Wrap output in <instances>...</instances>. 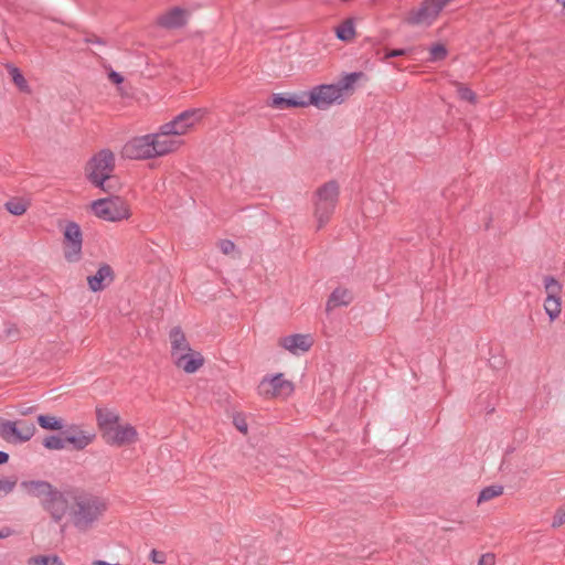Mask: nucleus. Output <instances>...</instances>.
<instances>
[{
    "label": "nucleus",
    "mask_w": 565,
    "mask_h": 565,
    "mask_svg": "<svg viewBox=\"0 0 565 565\" xmlns=\"http://www.w3.org/2000/svg\"><path fill=\"white\" fill-rule=\"evenodd\" d=\"M150 135H145L141 137H136L128 141L124 147V154L129 159L142 160V159H151L156 156V147L153 146L152 139Z\"/></svg>",
    "instance_id": "9b49d317"
},
{
    "label": "nucleus",
    "mask_w": 565,
    "mask_h": 565,
    "mask_svg": "<svg viewBox=\"0 0 565 565\" xmlns=\"http://www.w3.org/2000/svg\"><path fill=\"white\" fill-rule=\"evenodd\" d=\"M544 287L547 292V296H553L554 298H559V292L562 290V286L553 276H546L544 278Z\"/></svg>",
    "instance_id": "473e14b6"
},
{
    "label": "nucleus",
    "mask_w": 565,
    "mask_h": 565,
    "mask_svg": "<svg viewBox=\"0 0 565 565\" xmlns=\"http://www.w3.org/2000/svg\"><path fill=\"white\" fill-rule=\"evenodd\" d=\"M173 362L177 367L183 370L188 374H192L204 364V358L200 352L191 350L186 353H180Z\"/></svg>",
    "instance_id": "a211bd4d"
},
{
    "label": "nucleus",
    "mask_w": 565,
    "mask_h": 565,
    "mask_svg": "<svg viewBox=\"0 0 565 565\" xmlns=\"http://www.w3.org/2000/svg\"><path fill=\"white\" fill-rule=\"evenodd\" d=\"M352 301V292L347 288L338 287L329 296L326 305V310L330 312L334 308L349 306Z\"/></svg>",
    "instance_id": "4be33fe9"
},
{
    "label": "nucleus",
    "mask_w": 565,
    "mask_h": 565,
    "mask_svg": "<svg viewBox=\"0 0 565 565\" xmlns=\"http://www.w3.org/2000/svg\"><path fill=\"white\" fill-rule=\"evenodd\" d=\"M115 280V271L108 264H102L95 275L87 277V285L90 291L104 290Z\"/></svg>",
    "instance_id": "dca6fc26"
},
{
    "label": "nucleus",
    "mask_w": 565,
    "mask_h": 565,
    "mask_svg": "<svg viewBox=\"0 0 565 565\" xmlns=\"http://www.w3.org/2000/svg\"><path fill=\"white\" fill-rule=\"evenodd\" d=\"M12 533V530L9 529V527H3L0 530V539H6L8 537L9 535H11Z\"/></svg>",
    "instance_id": "de8ad7c7"
},
{
    "label": "nucleus",
    "mask_w": 565,
    "mask_h": 565,
    "mask_svg": "<svg viewBox=\"0 0 565 565\" xmlns=\"http://www.w3.org/2000/svg\"><path fill=\"white\" fill-rule=\"evenodd\" d=\"M503 493V487L498 484H491L484 487L478 497V503L489 501L495 497H499Z\"/></svg>",
    "instance_id": "c756f323"
},
{
    "label": "nucleus",
    "mask_w": 565,
    "mask_h": 565,
    "mask_svg": "<svg viewBox=\"0 0 565 565\" xmlns=\"http://www.w3.org/2000/svg\"><path fill=\"white\" fill-rule=\"evenodd\" d=\"M83 41L87 44H97V45H106L107 42L105 39L94 34V33H87Z\"/></svg>",
    "instance_id": "4c0bfd02"
},
{
    "label": "nucleus",
    "mask_w": 565,
    "mask_h": 565,
    "mask_svg": "<svg viewBox=\"0 0 565 565\" xmlns=\"http://www.w3.org/2000/svg\"><path fill=\"white\" fill-rule=\"evenodd\" d=\"M29 565H64L58 555H38L32 556L28 561Z\"/></svg>",
    "instance_id": "c85d7f7f"
},
{
    "label": "nucleus",
    "mask_w": 565,
    "mask_h": 565,
    "mask_svg": "<svg viewBox=\"0 0 565 565\" xmlns=\"http://www.w3.org/2000/svg\"><path fill=\"white\" fill-rule=\"evenodd\" d=\"M9 454L0 450V466L6 465L9 461Z\"/></svg>",
    "instance_id": "49530a36"
},
{
    "label": "nucleus",
    "mask_w": 565,
    "mask_h": 565,
    "mask_svg": "<svg viewBox=\"0 0 565 565\" xmlns=\"http://www.w3.org/2000/svg\"><path fill=\"white\" fill-rule=\"evenodd\" d=\"M108 78L116 85H119L124 82V76L120 73L113 70L108 73Z\"/></svg>",
    "instance_id": "c03bdc74"
},
{
    "label": "nucleus",
    "mask_w": 565,
    "mask_h": 565,
    "mask_svg": "<svg viewBox=\"0 0 565 565\" xmlns=\"http://www.w3.org/2000/svg\"><path fill=\"white\" fill-rule=\"evenodd\" d=\"M95 439V434L87 433L77 426H71L68 434L65 435L66 443L72 445V448L79 451L84 450Z\"/></svg>",
    "instance_id": "6ab92c4d"
},
{
    "label": "nucleus",
    "mask_w": 565,
    "mask_h": 565,
    "mask_svg": "<svg viewBox=\"0 0 565 565\" xmlns=\"http://www.w3.org/2000/svg\"><path fill=\"white\" fill-rule=\"evenodd\" d=\"M278 343L285 350L298 355L309 351L313 341L309 334L295 333L280 338Z\"/></svg>",
    "instance_id": "4468645a"
},
{
    "label": "nucleus",
    "mask_w": 565,
    "mask_h": 565,
    "mask_svg": "<svg viewBox=\"0 0 565 565\" xmlns=\"http://www.w3.org/2000/svg\"><path fill=\"white\" fill-rule=\"evenodd\" d=\"M335 35L343 42L351 41L355 35L354 22L352 19H347L337 29Z\"/></svg>",
    "instance_id": "a878e982"
},
{
    "label": "nucleus",
    "mask_w": 565,
    "mask_h": 565,
    "mask_svg": "<svg viewBox=\"0 0 565 565\" xmlns=\"http://www.w3.org/2000/svg\"><path fill=\"white\" fill-rule=\"evenodd\" d=\"M429 53H430L429 61L437 62V61L445 60L447 57L448 51L444 44L436 43L430 47Z\"/></svg>",
    "instance_id": "72a5a7b5"
},
{
    "label": "nucleus",
    "mask_w": 565,
    "mask_h": 565,
    "mask_svg": "<svg viewBox=\"0 0 565 565\" xmlns=\"http://www.w3.org/2000/svg\"><path fill=\"white\" fill-rule=\"evenodd\" d=\"M94 214L107 222H119L130 216L129 209L119 196H109L95 200L92 203Z\"/></svg>",
    "instance_id": "39448f33"
},
{
    "label": "nucleus",
    "mask_w": 565,
    "mask_h": 565,
    "mask_svg": "<svg viewBox=\"0 0 565 565\" xmlns=\"http://www.w3.org/2000/svg\"><path fill=\"white\" fill-rule=\"evenodd\" d=\"M17 486V478H0V497L7 495L13 491Z\"/></svg>",
    "instance_id": "f704fd0d"
},
{
    "label": "nucleus",
    "mask_w": 565,
    "mask_h": 565,
    "mask_svg": "<svg viewBox=\"0 0 565 565\" xmlns=\"http://www.w3.org/2000/svg\"><path fill=\"white\" fill-rule=\"evenodd\" d=\"M137 430L132 425L126 424L120 426L118 423L106 431L103 439L107 445L120 447L134 443L137 439Z\"/></svg>",
    "instance_id": "ddd939ff"
},
{
    "label": "nucleus",
    "mask_w": 565,
    "mask_h": 565,
    "mask_svg": "<svg viewBox=\"0 0 565 565\" xmlns=\"http://www.w3.org/2000/svg\"><path fill=\"white\" fill-rule=\"evenodd\" d=\"M556 2H558L559 4H562V7L565 9V0H556Z\"/></svg>",
    "instance_id": "8fccbe9b"
},
{
    "label": "nucleus",
    "mask_w": 565,
    "mask_h": 565,
    "mask_svg": "<svg viewBox=\"0 0 565 565\" xmlns=\"http://www.w3.org/2000/svg\"><path fill=\"white\" fill-rule=\"evenodd\" d=\"M294 385L290 381L284 379V374L277 373L271 377H265L258 385V393L263 396H276L279 394H291Z\"/></svg>",
    "instance_id": "f8f14e48"
},
{
    "label": "nucleus",
    "mask_w": 565,
    "mask_h": 565,
    "mask_svg": "<svg viewBox=\"0 0 565 565\" xmlns=\"http://www.w3.org/2000/svg\"><path fill=\"white\" fill-rule=\"evenodd\" d=\"M36 422L41 428L47 430H61L64 427V422L62 418L47 414L39 415Z\"/></svg>",
    "instance_id": "393cba45"
},
{
    "label": "nucleus",
    "mask_w": 565,
    "mask_h": 565,
    "mask_svg": "<svg viewBox=\"0 0 565 565\" xmlns=\"http://www.w3.org/2000/svg\"><path fill=\"white\" fill-rule=\"evenodd\" d=\"M65 437L62 438L58 435H50L45 437L42 441L43 447L49 450H62L65 448Z\"/></svg>",
    "instance_id": "2f4dec72"
},
{
    "label": "nucleus",
    "mask_w": 565,
    "mask_h": 565,
    "mask_svg": "<svg viewBox=\"0 0 565 565\" xmlns=\"http://www.w3.org/2000/svg\"><path fill=\"white\" fill-rule=\"evenodd\" d=\"M364 74L362 72H351L345 74V76L340 79L335 85L337 88H339V94L341 98H343V92L351 88L352 85Z\"/></svg>",
    "instance_id": "bb28decb"
},
{
    "label": "nucleus",
    "mask_w": 565,
    "mask_h": 565,
    "mask_svg": "<svg viewBox=\"0 0 565 565\" xmlns=\"http://www.w3.org/2000/svg\"><path fill=\"white\" fill-rule=\"evenodd\" d=\"M457 93L461 100L469 102L470 104L477 103V95L471 88L460 85Z\"/></svg>",
    "instance_id": "c9c22d12"
},
{
    "label": "nucleus",
    "mask_w": 565,
    "mask_h": 565,
    "mask_svg": "<svg viewBox=\"0 0 565 565\" xmlns=\"http://www.w3.org/2000/svg\"><path fill=\"white\" fill-rule=\"evenodd\" d=\"M454 0H424L417 9L408 12L405 22L409 25H430L443 9Z\"/></svg>",
    "instance_id": "423d86ee"
},
{
    "label": "nucleus",
    "mask_w": 565,
    "mask_h": 565,
    "mask_svg": "<svg viewBox=\"0 0 565 565\" xmlns=\"http://www.w3.org/2000/svg\"><path fill=\"white\" fill-rule=\"evenodd\" d=\"M116 186L113 184V179L110 181H106L104 184V188L100 189L102 191L106 193H113L115 191Z\"/></svg>",
    "instance_id": "a18cd8bd"
},
{
    "label": "nucleus",
    "mask_w": 565,
    "mask_h": 565,
    "mask_svg": "<svg viewBox=\"0 0 565 565\" xmlns=\"http://www.w3.org/2000/svg\"><path fill=\"white\" fill-rule=\"evenodd\" d=\"M32 411H33V407H29V408H26L25 411H23V412H22V414H23V415H26V414L32 413Z\"/></svg>",
    "instance_id": "09e8293b"
},
{
    "label": "nucleus",
    "mask_w": 565,
    "mask_h": 565,
    "mask_svg": "<svg viewBox=\"0 0 565 565\" xmlns=\"http://www.w3.org/2000/svg\"><path fill=\"white\" fill-rule=\"evenodd\" d=\"M20 488L31 498L40 500L42 508L50 513L55 523L65 516V504H63L64 489L58 490L46 480H23Z\"/></svg>",
    "instance_id": "f03ea898"
},
{
    "label": "nucleus",
    "mask_w": 565,
    "mask_h": 565,
    "mask_svg": "<svg viewBox=\"0 0 565 565\" xmlns=\"http://www.w3.org/2000/svg\"><path fill=\"white\" fill-rule=\"evenodd\" d=\"M186 23V11L180 7H174L160 15L158 24L166 29L181 28Z\"/></svg>",
    "instance_id": "aec40b11"
},
{
    "label": "nucleus",
    "mask_w": 565,
    "mask_h": 565,
    "mask_svg": "<svg viewBox=\"0 0 565 565\" xmlns=\"http://www.w3.org/2000/svg\"><path fill=\"white\" fill-rule=\"evenodd\" d=\"M36 428L32 423L22 420H9L0 417V437L10 444H23L35 434Z\"/></svg>",
    "instance_id": "0eeeda50"
},
{
    "label": "nucleus",
    "mask_w": 565,
    "mask_h": 565,
    "mask_svg": "<svg viewBox=\"0 0 565 565\" xmlns=\"http://www.w3.org/2000/svg\"><path fill=\"white\" fill-rule=\"evenodd\" d=\"M218 247L223 254L227 255L235 249V244L231 239H221L218 243Z\"/></svg>",
    "instance_id": "58836bf2"
},
{
    "label": "nucleus",
    "mask_w": 565,
    "mask_h": 565,
    "mask_svg": "<svg viewBox=\"0 0 565 565\" xmlns=\"http://www.w3.org/2000/svg\"><path fill=\"white\" fill-rule=\"evenodd\" d=\"M62 502L65 514L68 512L73 525L81 532L92 529L107 510L104 498L77 487L64 488Z\"/></svg>",
    "instance_id": "f257e3e1"
},
{
    "label": "nucleus",
    "mask_w": 565,
    "mask_h": 565,
    "mask_svg": "<svg viewBox=\"0 0 565 565\" xmlns=\"http://www.w3.org/2000/svg\"><path fill=\"white\" fill-rule=\"evenodd\" d=\"M343 98L334 84H320L306 92L307 106H315L318 109H328L333 104H341Z\"/></svg>",
    "instance_id": "6e6552de"
},
{
    "label": "nucleus",
    "mask_w": 565,
    "mask_h": 565,
    "mask_svg": "<svg viewBox=\"0 0 565 565\" xmlns=\"http://www.w3.org/2000/svg\"><path fill=\"white\" fill-rule=\"evenodd\" d=\"M544 309L551 321H554L561 313V298L547 296L544 301Z\"/></svg>",
    "instance_id": "cd10ccee"
},
{
    "label": "nucleus",
    "mask_w": 565,
    "mask_h": 565,
    "mask_svg": "<svg viewBox=\"0 0 565 565\" xmlns=\"http://www.w3.org/2000/svg\"><path fill=\"white\" fill-rule=\"evenodd\" d=\"M115 156L109 149L94 154L86 164V179L95 188L103 189L106 181L114 179Z\"/></svg>",
    "instance_id": "20e7f679"
},
{
    "label": "nucleus",
    "mask_w": 565,
    "mask_h": 565,
    "mask_svg": "<svg viewBox=\"0 0 565 565\" xmlns=\"http://www.w3.org/2000/svg\"><path fill=\"white\" fill-rule=\"evenodd\" d=\"M270 106L276 109L307 107L306 92L301 94H273Z\"/></svg>",
    "instance_id": "f3484780"
},
{
    "label": "nucleus",
    "mask_w": 565,
    "mask_h": 565,
    "mask_svg": "<svg viewBox=\"0 0 565 565\" xmlns=\"http://www.w3.org/2000/svg\"><path fill=\"white\" fill-rule=\"evenodd\" d=\"M495 556L492 553H486L479 558V565H494Z\"/></svg>",
    "instance_id": "a19ab883"
},
{
    "label": "nucleus",
    "mask_w": 565,
    "mask_h": 565,
    "mask_svg": "<svg viewBox=\"0 0 565 565\" xmlns=\"http://www.w3.org/2000/svg\"><path fill=\"white\" fill-rule=\"evenodd\" d=\"M153 146L156 147V156H164L169 152L177 150L180 146V141L174 139V135L169 132L163 128V125L160 126L159 131L157 134H151Z\"/></svg>",
    "instance_id": "2eb2a0df"
},
{
    "label": "nucleus",
    "mask_w": 565,
    "mask_h": 565,
    "mask_svg": "<svg viewBox=\"0 0 565 565\" xmlns=\"http://www.w3.org/2000/svg\"><path fill=\"white\" fill-rule=\"evenodd\" d=\"M6 210L12 215L20 216L25 213L28 204L20 199H11L4 204Z\"/></svg>",
    "instance_id": "7c9ffc66"
},
{
    "label": "nucleus",
    "mask_w": 565,
    "mask_h": 565,
    "mask_svg": "<svg viewBox=\"0 0 565 565\" xmlns=\"http://www.w3.org/2000/svg\"><path fill=\"white\" fill-rule=\"evenodd\" d=\"M169 339L171 343V355L173 360L180 355V353L190 352L192 349L185 338L181 327H174L169 332Z\"/></svg>",
    "instance_id": "412c9836"
},
{
    "label": "nucleus",
    "mask_w": 565,
    "mask_h": 565,
    "mask_svg": "<svg viewBox=\"0 0 565 565\" xmlns=\"http://www.w3.org/2000/svg\"><path fill=\"white\" fill-rule=\"evenodd\" d=\"M149 558L154 563V564H164L166 561H167V556L163 552H159L157 550H152L150 552V555H149Z\"/></svg>",
    "instance_id": "ea45409f"
},
{
    "label": "nucleus",
    "mask_w": 565,
    "mask_h": 565,
    "mask_svg": "<svg viewBox=\"0 0 565 565\" xmlns=\"http://www.w3.org/2000/svg\"><path fill=\"white\" fill-rule=\"evenodd\" d=\"M64 258L68 263H76L82 258L83 233L81 226L70 221L63 230Z\"/></svg>",
    "instance_id": "1a4fd4ad"
},
{
    "label": "nucleus",
    "mask_w": 565,
    "mask_h": 565,
    "mask_svg": "<svg viewBox=\"0 0 565 565\" xmlns=\"http://www.w3.org/2000/svg\"><path fill=\"white\" fill-rule=\"evenodd\" d=\"M406 50L405 49H393V50H388L386 53H385V58H393V57H398V56H403L406 54Z\"/></svg>",
    "instance_id": "37998d69"
},
{
    "label": "nucleus",
    "mask_w": 565,
    "mask_h": 565,
    "mask_svg": "<svg viewBox=\"0 0 565 565\" xmlns=\"http://www.w3.org/2000/svg\"><path fill=\"white\" fill-rule=\"evenodd\" d=\"M206 114L207 110L205 108H190L175 116L169 122L163 124V128L174 136H182L201 121Z\"/></svg>",
    "instance_id": "9d476101"
},
{
    "label": "nucleus",
    "mask_w": 565,
    "mask_h": 565,
    "mask_svg": "<svg viewBox=\"0 0 565 565\" xmlns=\"http://www.w3.org/2000/svg\"><path fill=\"white\" fill-rule=\"evenodd\" d=\"M234 425L241 433H247L248 427L244 418L238 416L234 417Z\"/></svg>",
    "instance_id": "79ce46f5"
},
{
    "label": "nucleus",
    "mask_w": 565,
    "mask_h": 565,
    "mask_svg": "<svg viewBox=\"0 0 565 565\" xmlns=\"http://www.w3.org/2000/svg\"><path fill=\"white\" fill-rule=\"evenodd\" d=\"M564 523H565V503L556 510V512L553 516L552 527H559Z\"/></svg>",
    "instance_id": "e433bc0d"
},
{
    "label": "nucleus",
    "mask_w": 565,
    "mask_h": 565,
    "mask_svg": "<svg viewBox=\"0 0 565 565\" xmlns=\"http://www.w3.org/2000/svg\"><path fill=\"white\" fill-rule=\"evenodd\" d=\"M96 419L103 437L108 429L119 423V415L115 411L98 407L96 408Z\"/></svg>",
    "instance_id": "5701e85b"
},
{
    "label": "nucleus",
    "mask_w": 565,
    "mask_h": 565,
    "mask_svg": "<svg viewBox=\"0 0 565 565\" xmlns=\"http://www.w3.org/2000/svg\"><path fill=\"white\" fill-rule=\"evenodd\" d=\"M340 188L335 180H330L316 191L315 216L318 230L322 228L331 218L339 201Z\"/></svg>",
    "instance_id": "7ed1b4c3"
},
{
    "label": "nucleus",
    "mask_w": 565,
    "mask_h": 565,
    "mask_svg": "<svg viewBox=\"0 0 565 565\" xmlns=\"http://www.w3.org/2000/svg\"><path fill=\"white\" fill-rule=\"evenodd\" d=\"M7 70L11 76L12 82L15 84V86L19 88L20 92L23 93H30V86L24 78L22 72L19 67L14 66L13 64H7Z\"/></svg>",
    "instance_id": "b1692460"
}]
</instances>
